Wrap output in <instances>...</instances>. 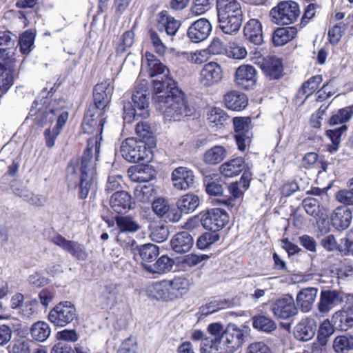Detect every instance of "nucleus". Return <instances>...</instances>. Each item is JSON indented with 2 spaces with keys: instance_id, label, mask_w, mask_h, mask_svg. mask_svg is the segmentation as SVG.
Wrapping results in <instances>:
<instances>
[{
  "instance_id": "obj_1",
  "label": "nucleus",
  "mask_w": 353,
  "mask_h": 353,
  "mask_svg": "<svg viewBox=\"0 0 353 353\" xmlns=\"http://www.w3.org/2000/svg\"><path fill=\"white\" fill-rule=\"evenodd\" d=\"M112 93L107 82L95 85L93 91L94 103L90 105L82 123L85 133L94 134L88 139L87 148L81 158L72 159L68 166V181L70 186L79 187V197L85 199L93 188L95 179V163L98 161L105 116Z\"/></svg>"
},
{
  "instance_id": "obj_2",
  "label": "nucleus",
  "mask_w": 353,
  "mask_h": 353,
  "mask_svg": "<svg viewBox=\"0 0 353 353\" xmlns=\"http://www.w3.org/2000/svg\"><path fill=\"white\" fill-rule=\"evenodd\" d=\"M152 99L156 109L170 121H178L191 114V109L185 100L184 94L176 85L154 94Z\"/></svg>"
},
{
  "instance_id": "obj_3",
  "label": "nucleus",
  "mask_w": 353,
  "mask_h": 353,
  "mask_svg": "<svg viewBox=\"0 0 353 353\" xmlns=\"http://www.w3.org/2000/svg\"><path fill=\"white\" fill-rule=\"evenodd\" d=\"M147 81H141L139 89L133 92L132 100L133 105L130 102L123 104V119L126 123H131L136 118L147 119L150 116L149 97L146 90Z\"/></svg>"
},
{
  "instance_id": "obj_4",
  "label": "nucleus",
  "mask_w": 353,
  "mask_h": 353,
  "mask_svg": "<svg viewBox=\"0 0 353 353\" xmlns=\"http://www.w3.org/2000/svg\"><path fill=\"white\" fill-rule=\"evenodd\" d=\"M149 76L155 78L153 80L154 94L176 85V83L169 77V70L159 60L150 53L145 54Z\"/></svg>"
},
{
  "instance_id": "obj_5",
  "label": "nucleus",
  "mask_w": 353,
  "mask_h": 353,
  "mask_svg": "<svg viewBox=\"0 0 353 353\" xmlns=\"http://www.w3.org/2000/svg\"><path fill=\"white\" fill-rule=\"evenodd\" d=\"M120 152L122 157L131 163H148L152 154L146 143L134 138L126 139L121 144Z\"/></svg>"
},
{
  "instance_id": "obj_6",
  "label": "nucleus",
  "mask_w": 353,
  "mask_h": 353,
  "mask_svg": "<svg viewBox=\"0 0 353 353\" xmlns=\"http://www.w3.org/2000/svg\"><path fill=\"white\" fill-rule=\"evenodd\" d=\"M248 335L247 329L230 323L219 336L221 347L224 350V353H234L243 345Z\"/></svg>"
},
{
  "instance_id": "obj_7",
  "label": "nucleus",
  "mask_w": 353,
  "mask_h": 353,
  "mask_svg": "<svg viewBox=\"0 0 353 353\" xmlns=\"http://www.w3.org/2000/svg\"><path fill=\"white\" fill-rule=\"evenodd\" d=\"M30 112L32 116H36L35 120L41 125L52 123L54 121L57 122L59 121L61 115L63 114H66V121L68 119V112L61 108L56 101L50 103L47 106H43L42 103L34 101Z\"/></svg>"
},
{
  "instance_id": "obj_8",
  "label": "nucleus",
  "mask_w": 353,
  "mask_h": 353,
  "mask_svg": "<svg viewBox=\"0 0 353 353\" xmlns=\"http://www.w3.org/2000/svg\"><path fill=\"white\" fill-rule=\"evenodd\" d=\"M299 4L294 1H283L274 7L270 12L271 21L278 25L294 23L299 17Z\"/></svg>"
},
{
  "instance_id": "obj_9",
  "label": "nucleus",
  "mask_w": 353,
  "mask_h": 353,
  "mask_svg": "<svg viewBox=\"0 0 353 353\" xmlns=\"http://www.w3.org/2000/svg\"><path fill=\"white\" fill-rule=\"evenodd\" d=\"M48 318L54 325L64 327L77 318V309L69 301L60 302L50 311Z\"/></svg>"
},
{
  "instance_id": "obj_10",
  "label": "nucleus",
  "mask_w": 353,
  "mask_h": 353,
  "mask_svg": "<svg viewBox=\"0 0 353 353\" xmlns=\"http://www.w3.org/2000/svg\"><path fill=\"white\" fill-rule=\"evenodd\" d=\"M200 220L204 228L216 232L229 221L228 213L220 208H212L200 213Z\"/></svg>"
},
{
  "instance_id": "obj_11",
  "label": "nucleus",
  "mask_w": 353,
  "mask_h": 353,
  "mask_svg": "<svg viewBox=\"0 0 353 353\" xmlns=\"http://www.w3.org/2000/svg\"><path fill=\"white\" fill-rule=\"evenodd\" d=\"M233 125L238 148L241 151H245L246 146L250 144L252 136L250 131L252 128L251 119L250 117H234Z\"/></svg>"
},
{
  "instance_id": "obj_12",
  "label": "nucleus",
  "mask_w": 353,
  "mask_h": 353,
  "mask_svg": "<svg viewBox=\"0 0 353 353\" xmlns=\"http://www.w3.org/2000/svg\"><path fill=\"white\" fill-rule=\"evenodd\" d=\"M270 309L276 319L282 320L289 319L298 313L294 299L290 295H286L272 302Z\"/></svg>"
},
{
  "instance_id": "obj_13",
  "label": "nucleus",
  "mask_w": 353,
  "mask_h": 353,
  "mask_svg": "<svg viewBox=\"0 0 353 353\" xmlns=\"http://www.w3.org/2000/svg\"><path fill=\"white\" fill-rule=\"evenodd\" d=\"M219 27L223 32L228 34H236L243 21V11L218 14Z\"/></svg>"
},
{
  "instance_id": "obj_14",
  "label": "nucleus",
  "mask_w": 353,
  "mask_h": 353,
  "mask_svg": "<svg viewBox=\"0 0 353 353\" xmlns=\"http://www.w3.org/2000/svg\"><path fill=\"white\" fill-rule=\"evenodd\" d=\"M52 242L68 252L72 256L79 261H85L88 256L85 246L77 241L66 239L60 234L52 237Z\"/></svg>"
},
{
  "instance_id": "obj_15",
  "label": "nucleus",
  "mask_w": 353,
  "mask_h": 353,
  "mask_svg": "<svg viewBox=\"0 0 353 353\" xmlns=\"http://www.w3.org/2000/svg\"><path fill=\"white\" fill-rule=\"evenodd\" d=\"M223 78L221 67L216 62L211 61L204 65L199 73V83L205 87L219 83Z\"/></svg>"
},
{
  "instance_id": "obj_16",
  "label": "nucleus",
  "mask_w": 353,
  "mask_h": 353,
  "mask_svg": "<svg viewBox=\"0 0 353 353\" xmlns=\"http://www.w3.org/2000/svg\"><path fill=\"white\" fill-rule=\"evenodd\" d=\"M343 301V293L338 290H322L318 303V311L321 316L328 314L334 306Z\"/></svg>"
},
{
  "instance_id": "obj_17",
  "label": "nucleus",
  "mask_w": 353,
  "mask_h": 353,
  "mask_svg": "<svg viewBox=\"0 0 353 353\" xmlns=\"http://www.w3.org/2000/svg\"><path fill=\"white\" fill-rule=\"evenodd\" d=\"M212 30V27L209 20L201 18L193 22L188 28L187 36L192 42L200 43L208 38Z\"/></svg>"
},
{
  "instance_id": "obj_18",
  "label": "nucleus",
  "mask_w": 353,
  "mask_h": 353,
  "mask_svg": "<svg viewBox=\"0 0 353 353\" xmlns=\"http://www.w3.org/2000/svg\"><path fill=\"white\" fill-rule=\"evenodd\" d=\"M134 204L131 195L126 191H117L110 199L112 210L118 214L127 213L134 208Z\"/></svg>"
},
{
  "instance_id": "obj_19",
  "label": "nucleus",
  "mask_w": 353,
  "mask_h": 353,
  "mask_svg": "<svg viewBox=\"0 0 353 353\" xmlns=\"http://www.w3.org/2000/svg\"><path fill=\"white\" fill-rule=\"evenodd\" d=\"M244 175L241 177L240 181L232 183L228 186V191L231 196L228 199H219V202L227 206L229 208H235L243 196L244 192L249 187L250 181L242 180Z\"/></svg>"
},
{
  "instance_id": "obj_20",
  "label": "nucleus",
  "mask_w": 353,
  "mask_h": 353,
  "mask_svg": "<svg viewBox=\"0 0 353 353\" xmlns=\"http://www.w3.org/2000/svg\"><path fill=\"white\" fill-rule=\"evenodd\" d=\"M194 178L192 170L186 167L176 168L172 173L173 185L177 190H186L192 187Z\"/></svg>"
},
{
  "instance_id": "obj_21",
  "label": "nucleus",
  "mask_w": 353,
  "mask_h": 353,
  "mask_svg": "<svg viewBox=\"0 0 353 353\" xmlns=\"http://www.w3.org/2000/svg\"><path fill=\"white\" fill-rule=\"evenodd\" d=\"M121 287L116 284L105 286L98 298V303L101 309L112 308L117 303Z\"/></svg>"
},
{
  "instance_id": "obj_22",
  "label": "nucleus",
  "mask_w": 353,
  "mask_h": 353,
  "mask_svg": "<svg viewBox=\"0 0 353 353\" xmlns=\"http://www.w3.org/2000/svg\"><path fill=\"white\" fill-rule=\"evenodd\" d=\"M316 325L314 319L305 318L302 319L294 327V337L302 341L312 339L316 333Z\"/></svg>"
},
{
  "instance_id": "obj_23",
  "label": "nucleus",
  "mask_w": 353,
  "mask_h": 353,
  "mask_svg": "<svg viewBox=\"0 0 353 353\" xmlns=\"http://www.w3.org/2000/svg\"><path fill=\"white\" fill-rule=\"evenodd\" d=\"M194 245V239L188 231L176 233L170 240V245L173 251L179 254L189 252Z\"/></svg>"
},
{
  "instance_id": "obj_24",
  "label": "nucleus",
  "mask_w": 353,
  "mask_h": 353,
  "mask_svg": "<svg viewBox=\"0 0 353 353\" xmlns=\"http://www.w3.org/2000/svg\"><path fill=\"white\" fill-rule=\"evenodd\" d=\"M243 34L245 39L254 45L259 46L263 42L262 25L256 19H251L245 23Z\"/></svg>"
},
{
  "instance_id": "obj_25",
  "label": "nucleus",
  "mask_w": 353,
  "mask_h": 353,
  "mask_svg": "<svg viewBox=\"0 0 353 353\" xmlns=\"http://www.w3.org/2000/svg\"><path fill=\"white\" fill-rule=\"evenodd\" d=\"M260 68L272 79H278L283 75V68L281 61L275 57H267L265 60H261Z\"/></svg>"
},
{
  "instance_id": "obj_26",
  "label": "nucleus",
  "mask_w": 353,
  "mask_h": 353,
  "mask_svg": "<svg viewBox=\"0 0 353 353\" xmlns=\"http://www.w3.org/2000/svg\"><path fill=\"white\" fill-rule=\"evenodd\" d=\"M256 71L255 68L250 65L239 66L235 75V81L237 84L249 88L255 84Z\"/></svg>"
},
{
  "instance_id": "obj_27",
  "label": "nucleus",
  "mask_w": 353,
  "mask_h": 353,
  "mask_svg": "<svg viewBox=\"0 0 353 353\" xmlns=\"http://www.w3.org/2000/svg\"><path fill=\"white\" fill-rule=\"evenodd\" d=\"M149 296L163 301H173L168 280L154 282L147 287Z\"/></svg>"
},
{
  "instance_id": "obj_28",
  "label": "nucleus",
  "mask_w": 353,
  "mask_h": 353,
  "mask_svg": "<svg viewBox=\"0 0 353 353\" xmlns=\"http://www.w3.org/2000/svg\"><path fill=\"white\" fill-rule=\"evenodd\" d=\"M352 219V211L347 207L336 208L331 216L332 224L339 230L347 229Z\"/></svg>"
},
{
  "instance_id": "obj_29",
  "label": "nucleus",
  "mask_w": 353,
  "mask_h": 353,
  "mask_svg": "<svg viewBox=\"0 0 353 353\" xmlns=\"http://www.w3.org/2000/svg\"><path fill=\"white\" fill-rule=\"evenodd\" d=\"M318 293L316 288H306L299 292L296 295V303L303 312H310L315 301Z\"/></svg>"
},
{
  "instance_id": "obj_30",
  "label": "nucleus",
  "mask_w": 353,
  "mask_h": 353,
  "mask_svg": "<svg viewBox=\"0 0 353 353\" xmlns=\"http://www.w3.org/2000/svg\"><path fill=\"white\" fill-rule=\"evenodd\" d=\"M322 81L321 75H315L309 78L297 91L296 100L300 101L301 103H303L319 88Z\"/></svg>"
},
{
  "instance_id": "obj_31",
  "label": "nucleus",
  "mask_w": 353,
  "mask_h": 353,
  "mask_svg": "<svg viewBox=\"0 0 353 353\" xmlns=\"http://www.w3.org/2000/svg\"><path fill=\"white\" fill-rule=\"evenodd\" d=\"M174 264V260L167 255L159 257L156 262L152 263H143V268L148 272L152 274H163L170 272Z\"/></svg>"
},
{
  "instance_id": "obj_32",
  "label": "nucleus",
  "mask_w": 353,
  "mask_h": 353,
  "mask_svg": "<svg viewBox=\"0 0 353 353\" xmlns=\"http://www.w3.org/2000/svg\"><path fill=\"white\" fill-rule=\"evenodd\" d=\"M224 103L227 108L234 111H241L248 105L247 96L237 91H230L224 96Z\"/></svg>"
},
{
  "instance_id": "obj_33",
  "label": "nucleus",
  "mask_w": 353,
  "mask_h": 353,
  "mask_svg": "<svg viewBox=\"0 0 353 353\" xmlns=\"http://www.w3.org/2000/svg\"><path fill=\"white\" fill-rule=\"evenodd\" d=\"M168 282L173 300L182 297L189 291L190 281L185 277L175 276Z\"/></svg>"
},
{
  "instance_id": "obj_34",
  "label": "nucleus",
  "mask_w": 353,
  "mask_h": 353,
  "mask_svg": "<svg viewBox=\"0 0 353 353\" xmlns=\"http://www.w3.org/2000/svg\"><path fill=\"white\" fill-rule=\"evenodd\" d=\"M244 168V161L239 157L224 163L220 166L221 173L226 177H233L239 174Z\"/></svg>"
},
{
  "instance_id": "obj_35",
  "label": "nucleus",
  "mask_w": 353,
  "mask_h": 353,
  "mask_svg": "<svg viewBox=\"0 0 353 353\" xmlns=\"http://www.w3.org/2000/svg\"><path fill=\"white\" fill-rule=\"evenodd\" d=\"M13 37H16L10 31H0V60L4 61L9 57L10 50L13 49L14 46Z\"/></svg>"
},
{
  "instance_id": "obj_36",
  "label": "nucleus",
  "mask_w": 353,
  "mask_h": 353,
  "mask_svg": "<svg viewBox=\"0 0 353 353\" xmlns=\"http://www.w3.org/2000/svg\"><path fill=\"white\" fill-rule=\"evenodd\" d=\"M115 221L119 232H135L141 228L139 223L130 215H117L115 216Z\"/></svg>"
},
{
  "instance_id": "obj_37",
  "label": "nucleus",
  "mask_w": 353,
  "mask_h": 353,
  "mask_svg": "<svg viewBox=\"0 0 353 353\" xmlns=\"http://www.w3.org/2000/svg\"><path fill=\"white\" fill-rule=\"evenodd\" d=\"M66 123V114L61 115L59 121L56 123V125L51 129L50 128H47L43 134L45 137L46 146L49 148H52L55 144V140L57 137L60 134L62 128Z\"/></svg>"
},
{
  "instance_id": "obj_38",
  "label": "nucleus",
  "mask_w": 353,
  "mask_h": 353,
  "mask_svg": "<svg viewBox=\"0 0 353 353\" xmlns=\"http://www.w3.org/2000/svg\"><path fill=\"white\" fill-rule=\"evenodd\" d=\"M252 326L256 330L265 333H271L276 329V323L265 315L258 314L252 317Z\"/></svg>"
},
{
  "instance_id": "obj_39",
  "label": "nucleus",
  "mask_w": 353,
  "mask_h": 353,
  "mask_svg": "<svg viewBox=\"0 0 353 353\" xmlns=\"http://www.w3.org/2000/svg\"><path fill=\"white\" fill-rule=\"evenodd\" d=\"M227 151L223 146L215 145L208 150L203 156V161L208 165H216L226 157Z\"/></svg>"
},
{
  "instance_id": "obj_40",
  "label": "nucleus",
  "mask_w": 353,
  "mask_h": 353,
  "mask_svg": "<svg viewBox=\"0 0 353 353\" xmlns=\"http://www.w3.org/2000/svg\"><path fill=\"white\" fill-rule=\"evenodd\" d=\"M30 334L34 340L44 342L50 336L51 328L48 323L37 321L32 325Z\"/></svg>"
},
{
  "instance_id": "obj_41",
  "label": "nucleus",
  "mask_w": 353,
  "mask_h": 353,
  "mask_svg": "<svg viewBox=\"0 0 353 353\" xmlns=\"http://www.w3.org/2000/svg\"><path fill=\"white\" fill-rule=\"evenodd\" d=\"M199 205V198L193 194H187L177 201V206L181 212L189 214L194 212Z\"/></svg>"
},
{
  "instance_id": "obj_42",
  "label": "nucleus",
  "mask_w": 353,
  "mask_h": 353,
  "mask_svg": "<svg viewBox=\"0 0 353 353\" xmlns=\"http://www.w3.org/2000/svg\"><path fill=\"white\" fill-rule=\"evenodd\" d=\"M332 347L336 353H347L353 350V335L345 334L336 336L333 341Z\"/></svg>"
},
{
  "instance_id": "obj_43",
  "label": "nucleus",
  "mask_w": 353,
  "mask_h": 353,
  "mask_svg": "<svg viewBox=\"0 0 353 353\" xmlns=\"http://www.w3.org/2000/svg\"><path fill=\"white\" fill-rule=\"evenodd\" d=\"M139 254L142 259V264L144 263H152L159 254V248L152 243H148L138 247Z\"/></svg>"
},
{
  "instance_id": "obj_44",
  "label": "nucleus",
  "mask_w": 353,
  "mask_h": 353,
  "mask_svg": "<svg viewBox=\"0 0 353 353\" xmlns=\"http://www.w3.org/2000/svg\"><path fill=\"white\" fill-rule=\"evenodd\" d=\"M353 116V105L347 106L339 110L336 113L333 114L330 120V125H336L339 124L345 125L348 122Z\"/></svg>"
},
{
  "instance_id": "obj_45",
  "label": "nucleus",
  "mask_w": 353,
  "mask_h": 353,
  "mask_svg": "<svg viewBox=\"0 0 353 353\" xmlns=\"http://www.w3.org/2000/svg\"><path fill=\"white\" fill-rule=\"evenodd\" d=\"M154 186L150 184H139L136 186L134 191V197L141 203H148L150 201L154 193Z\"/></svg>"
},
{
  "instance_id": "obj_46",
  "label": "nucleus",
  "mask_w": 353,
  "mask_h": 353,
  "mask_svg": "<svg viewBox=\"0 0 353 353\" xmlns=\"http://www.w3.org/2000/svg\"><path fill=\"white\" fill-rule=\"evenodd\" d=\"M170 235L168 226L164 223H154L150 227L151 239L157 243L165 241Z\"/></svg>"
},
{
  "instance_id": "obj_47",
  "label": "nucleus",
  "mask_w": 353,
  "mask_h": 353,
  "mask_svg": "<svg viewBox=\"0 0 353 353\" xmlns=\"http://www.w3.org/2000/svg\"><path fill=\"white\" fill-rule=\"evenodd\" d=\"M218 14L243 11L239 0H216Z\"/></svg>"
},
{
  "instance_id": "obj_48",
  "label": "nucleus",
  "mask_w": 353,
  "mask_h": 353,
  "mask_svg": "<svg viewBox=\"0 0 353 353\" xmlns=\"http://www.w3.org/2000/svg\"><path fill=\"white\" fill-rule=\"evenodd\" d=\"M132 181L139 183L149 182L155 177V171L149 166L138 168L130 175Z\"/></svg>"
},
{
  "instance_id": "obj_49",
  "label": "nucleus",
  "mask_w": 353,
  "mask_h": 353,
  "mask_svg": "<svg viewBox=\"0 0 353 353\" xmlns=\"http://www.w3.org/2000/svg\"><path fill=\"white\" fill-rule=\"evenodd\" d=\"M161 21L163 23L162 26L165 28L167 34L170 36L174 35L181 26L180 21L176 20L174 17L168 15L166 12L161 13Z\"/></svg>"
},
{
  "instance_id": "obj_50",
  "label": "nucleus",
  "mask_w": 353,
  "mask_h": 353,
  "mask_svg": "<svg viewBox=\"0 0 353 353\" xmlns=\"http://www.w3.org/2000/svg\"><path fill=\"white\" fill-rule=\"evenodd\" d=\"M117 241L124 250L133 254L138 249L139 246L137 241L132 236H129L128 233L119 232Z\"/></svg>"
},
{
  "instance_id": "obj_51",
  "label": "nucleus",
  "mask_w": 353,
  "mask_h": 353,
  "mask_svg": "<svg viewBox=\"0 0 353 353\" xmlns=\"http://www.w3.org/2000/svg\"><path fill=\"white\" fill-rule=\"evenodd\" d=\"M0 60V90L6 92L13 83L12 71L6 68Z\"/></svg>"
},
{
  "instance_id": "obj_52",
  "label": "nucleus",
  "mask_w": 353,
  "mask_h": 353,
  "mask_svg": "<svg viewBox=\"0 0 353 353\" xmlns=\"http://www.w3.org/2000/svg\"><path fill=\"white\" fill-rule=\"evenodd\" d=\"M303 205L306 213L314 218L320 217V201L319 199L307 197L303 199Z\"/></svg>"
},
{
  "instance_id": "obj_53",
  "label": "nucleus",
  "mask_w": 353,
  "mask_h": 353,
  "mask_svg": "<svg viewBox=\"0 0 353 353\" xmlns=\"http://www.w3.org/2000/svg\"><path fill=\"white\" fill-rule=\"evenodd\" d=\"M229 306V303L226 300H213L205 305L200 307V312L203 315H209L214 312L219 311V310L227 308Z\"/></svg>"
},
{
  "instance_id": "obj_54",
  "label": "nucleus",
  "mask_w": 353,
  "mask_h": 353,
  "mask_svg": "<svg viewBox=\"0 0 353 353\" xmlns=\"http://www.w3.org/2000/svg\"><path fill=\"white\" fill-rule=\"evenodd\" d=\"M200 350L201 353H224V350L221 347L219 337L214 339H205L201 344Z\"/></svg>"
},
{
  "instance_id": "obj_55",
  "label": "nucleus",
  "mask_w": 353,
  "mask_h": 353,
  "mask_svg": "<svg viewBox=\"0 0 353 353\" xmlns=\"http://www.w3.org/2000/svg\"><path fill=\"white\" fill-rule=\"evenodd\" d=\"M346 125H343L339 128L327 130V134L332 141V146L330 149L331 152L336 151L341 141V135L347 130Z\"/></svg>"
},
{
  "instance_id": "obj_56",
  "label": "nucleus",
  "mask_w": 353,
  "mask_h": 353,
  "mask_svg": "<svg viewBox=\"0 0 353 353\" xmlns=\"http://www.w3.org/2000/svg\"><path fill=\"white\" fill-rule=\"evenodd\" d=\"M135 132L139 138L138 140L143 141L145 143H146V141H149L150 138H152V130L147 121H141L137 123L135 127Z\"/></svg>"
},
{
  "instance_id": "obj_57",
  "label": "nucleus",
  "mask_w": 353,
  "mask_h": 353,
  "mask_svg": "<svg viewBox=\"0 0 353 353\" xmlns=\"http://www.w3.org/2000/svg\"><path fill=\"white\" fill-rule=\"evenodd\" d=\"M34 34L30 31L23 32L19 40L21 52L23 54H28L34 44Z\"/></svg>"
},
{
  "instance_id": "obj_58",
  "label": "nucleus",
  "mask_w": 353,
  "mask_h": 353,
  "mask_svg": "<svg viewBox=\"0 0 353 353\" xmlns=\"http://www.w3.org/2000/svg\"><path fill=\"white\" fill-rule=\"evenodd\" d=\"M219 235L214 232H205L197 239L196 245L201 250L210 247L219 240Z\"/></svg>"
},
{
  "instance_id": "obj_59",
  "label": "nucleus",
  "mask_w": 353,
  "mask_h": 353,
  "mask_svg": "<svg viewBox=\"0 0 353 353\" xmlns=\"http://www.w3.org/2000/svg\"><path fill=\"white\" fill-rule=\"evenodd\" d=\"M208 121L215 125H222L228 119L227 114L219 108H214L208 116Z\"/></svg>"
},
{
  "instance_id": "obj_60",
  "label": "nucleus",
  "mask_w": 353,
  "mask_h": 353,
  "mask_svg": "<svg viewBox=\"0 0 353 353\" xmlns=\"http://www.w3.org/2000/svg\"><path fill=\"white\" fill-rule=\"evenodd\" d=\"M348 313L345 310H339L336 312L332 318L333 325L341 330H347Z\"/></svg>"
},
{
  "instance_id": "obj_61",
  "label": "nucleus",
  "mask_w": 353,
  "mask_h": 353,
  "mask_svg": "<svg viewBox=\"0 0 353 353\" xmlns=\"http://www.w3.org/2000/svg\"><path fill=\"white\" fill-rule=\"evenodd\" d=\"M134 39V33L132 30L125 31L121 37V41L117 46V52L119 54L125 52L132 47Z\"/></svg>"
},
{
  "instance_id": "obj_62",
  "label": "nucleus",
  "mask_w": 353,
  "mask_h": 353,
  "mask_svg": "<svg viewBox=\"0 0 353 353\" xmlns=\"http://www.w3.org/2000/svg\"><path fill=\"white\" fill-rule=\"evenodd\" d=\"M345 29V24L343 22H340L330 29L328 31L330 42L333 45L337 44L342 37V34Z\"/></svg>"
},
{
  "instance_id": "obj_63",
  "label": "nucleus",
  "mask_w": 353,
  "mask_h": 353,
  "mask_svg": "<svg viewBox=\"0 0 353 353\" xmlns=\"http://www.w3.org/2000/svg\"><path fill=\"white\" fill-rule=\"evenodd\" d=\"M170 206L167 200L163 198H158L153 201L152 208L157 216L163 218Z\"/></svg>"
},
{
  "instance_id": "obj_64",
  "label": "nucleus",
  "mask_w": 353,
  "mask_h": 353,
  "mask_svg": "<svg viewBox=\"0 0 353 353\" xmlns=\"http://www.w3.org/2000/svg\"><path fill=\"white\" fill-rule=\"evenodd\" d=\"M137 343L135 339L129 337L120 345L117 353H137Z\"/></svg>"
}]
</instances>
